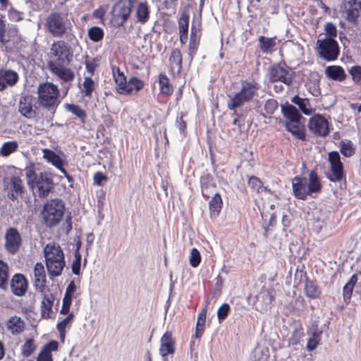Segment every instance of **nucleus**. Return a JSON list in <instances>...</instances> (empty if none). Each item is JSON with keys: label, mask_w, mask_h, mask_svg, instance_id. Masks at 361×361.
Returning <instances> with one entry per match:
<instances>
[{"label": "nucleus", "mask_w": 361, "mask_h": 361, "mask_svg": "<svg viewBox=\"0 0 361 361\" xmlns=\"http://www.w3.org/2000/svg\"><path fill=\"white\" fill-rule=\"evenodd\" d=\"M25 173L30 188L37 189L39 197L48 196L54 185L53 180L49 174L43 172L37 173L33 164L25 169Z\"/></svg>", "instance_id": "7ed1b4c3"}, {"label": "nucleus", "mask_w": 361, "mask_h": 361, "mask_svg": "<svg viewBox=\"0 0 361 361\" xmlns=\"http://www.w3.org/2000/svg\"><path fill=\"white\" fill-rule=\"evenodd\" d=\"M201 192L203 197L209 198L216 187L214 176L209 173H203L200 178Z\"/></svg>", "instance_id": "6ab92c4d"}, {"label": "nucleus", "mask_w": 361, "mask_h": 361, "mask_svg": "<svg viewBox=\"0 0 361 361\" xmlns=\"http://www.w3.org/2000/svg\"><path fill=\"white\" fill-rule=\"evenodd\" d=\"M305 293L307 297L315 299L319 297L321 290L315 281L307 279L305 285Z\"/></svg>", "instance_id": "c9c22d12"}, {"label": "nucleus", "mask_w": 361, "mask_h": 361, "mask_svg": "<svg viewBox=\"0 0 361 361\" xmlns=\"http://www.w3.org/2000/svg\"><path fill=\"white\" fill-rule=\"evenodd\" d=\"M66 66H56L53 65V68H50L52 73L56 75L63 81V88L68 91L71 83L75 78V74L70 68H66Z\"/></svg>", "instance_id": "2eb2a0df"}, {"label": "nucleus", "mask_w": 361, "mask_h": 361, "mask_svg": "<svg viewBox=\"0 0 361 361\" xmlns=\"http://www.w3.org/2000/svg\"><path fill=\"white\" fill-rule=\"evenodd\" d=\"M292 189L293 195L298 200H305L309 192L307 186L306 178L299 176H295L292 179Z\"/></svg>", "instance_id": "f3484780"}, {"label": "nucleus", "mask_w": 361, "mask_h": 361, "mask_svg": "<svg viewBox=\"0 0 361 361\" xmlns=\"http://www.w3.org/2000/svg\"><path fill=\"white\" fill-rule=\"evenodd\" d=\"M281 113L287 119L286 122H296L302 118L296 107L288 103L281 106Z\"/></svg>", "instance_id": "a878e982"}, {"label": "nucleus", "mask_w": 361, "mask_h": 361, "mask_svg": "<svg viewBox=\"0 0 361 361\" xmlns=\"http://www.w3.org/2000/svg\"><path fill=\"white\" fill-rule=\"evenodd\" d=\"M113 75L115 82L116 84L117 90L118 87H122L126 86L127 82L126 78L118 68H117L116 71L114 68H113Z\"/></svg>", "instance_id": "864d4df0"}, {"label": "nucleus", "mask_w": 361, "mask_h": 361, "mask_svg": "<svg viewBox=\"0 0 361 361\" xmlns=\"http://www.w3.org/2000/svg\"><path fill=\"white\" fill-rule=\"evenodd\" d=\"M230 311V306L227 303L221 305L217 310V317L219 322L224 321L228 316Z\"/></svg>", "instance_id": "052dcab7"}, {"label": "nucleus", "mask_w": 361, "mask_h": 361, "mask_svg": "<svg viewBox=\"0 0 361 361\" xmlns=\"http://www.w3.org/2000/svg\"><path fill=\"white\" fill-rule=\"evenodd\" d=\"M325 74L329 78L338 82L343 81L347 77L343 68L339 66H327Z\"/></svg>", "instance_id": "c756f323"}, {"label": "nucleus", "mask_w": 361, "mask_h": 361, "mask_svg": "<svg viewBox=\"0 0 361 361\" xmlns=\"http://www.w3.org/2000/svg\"><path fill=\"white\" fill-rule=\"evenodd\" d=\"M268 78L270 82H281L290 85L294 79V73L283 63H274L269 68Z\"/></svg>", "instance_id": "6e6552de"}, {"label": "nucleus", "mask_w": 361, "mask_h": 361, "mask_svg": "<svg viewBox=\"0 0 361 361\" xmlns=\"http://www.w3.org/2000/svg\"><path fill=\"white\" fill-rule=\"evenodd\" d=\"M45 262L50 279L61 275L66 266L64 254L59 245L47 244L44 248Z\"/></svg>", "instance_id": "f03ea898"}, {"label": "nucleus", "mask_w": 361, "mask_h": 361, "mask_svg": "<svg viewBox=\"0 0 361 361\" xmlns=\"http://www.w3.org/2000/svg\"><path fill=\"white\" fill-rule=\"evenodd\" d=\"M353 288L354 287H353L352 286L348 285L347 283L344 286V287L343 288V298L345 302L350 299Z\"/></svg>", "instance_id": "0e129e2a"}, {"label": "nucleus", "mask_w": 361, "mask_h": 361, "mask_svg": "<svg viewBox=\"0 0 361 361\" xmlns=\"http://www.w3.org/2000/svg\"><path fill=\"white\" fill-rule=\"evenodd\" d=\"M207 317V308H203L198 314L196 323L195 337L200 338L204 332V327Z\"/></svg>", "instance_id": "79ce46f5"}, {"label": "nucleus", "mask_w": 361, "mask_h": 361, "mask_svg": "<svg viewBox=\"0 0 361 361\" xmlns=\"http://www.w3.org/2000/svg\"><path fill=\"white\" fill-rule=\"evenodd\" d=\"M324 30L329 37L333 38L337 35V30L334 24L332 23H327L325 25Z\"/></svg>", "instance_id": "e2e57ef3"}, {"label": "nucleus", "mask_w": 361, "mask_h": 361, "mask_svg": "<svg viewBox=\"0 0 361 361\" xmlns=\"http://www.w3.org/2000/svg\"><path fill=\"white\" fill-rule=\"evenodd\" d=\"M248 185L253 190H256V192L258 193L262 192H271L269 189H268L267 187L263 185V183L261 181V180L256 176H252L249 179Z\"/></svg>", "instance_id": "de8ad7c7"}, {"label": "nucleus", "mask_w": 361, "mask_h": 361, "mask_svg": "<svg viewBox=\"0 0 361 361\" xmlns=\"http://www.w3.org/2000/svg\"><path fill=\"white\" fill-rule=\"evenodd\" d=\"M27 283L25 276L21 274H16L11 281L12 293L17 296H23L25 294Z\"/></svg>", "instance_id": "aec40b11"}, {"label": "nucleus", "mask_w": 361, "mask_h": 361, "mask_svg": "<svg viewBox=\"0 0 361 361\" xmlns=\"http://www.w3.org/2000/svg\"><path fill=\"white\" fill-rule=\"evenodd\" d=\"M65 108L68 111L71 112L73 114L78 117L82 121L85 120L87 114L79 106L72 104H66Z\"/></svg>", "instance_id": "8fccbe9b"}, {"label": "nucleus", "mask_w": 361, "mask_h": 361, "mask_svg": "<svg viewBox=\"0 0 361 361\" xmlns=\"http://www.w3.org/2000/svg\"><path fill=\"white\" fill-rule=\"evenodd\" d=\"M285 126L286 130L291 133L296 138L302 140L305 139V127L300 121L296 122H286Z\"/></svg>", "instance_id": "c85d7f7f"}, {"label": "nucleus", "mask_w": 361, "mask_h": 361, "mask_svg": "<svg viewBox=\"0 0 361 361\" xmlns=\"http://www.w3.org/2000/svg\"><path fill=\"white\" fill-rule=\"evenodd\" d=\"M312 224L317 232L326 225L328 219L329 213L326 210H322L320 208H315L312 211Z\"/></svg>", "instance_id": "b1692460"}, {"label": "nucleus", "mask_w": 361, "mask_h": 361, "mask_svg": "<svg viewBox=\"0 0 361 361\" xmlns=\"http://www.w3.org/2000/svg\"><path fill=\"white\" fill-rule=\"evenodd\" d=\"M73 318V314L70 313L66 318H64L61 322L58 323L57 327H59L61 329L63 330V329H66V327L67 324L69 323V322Z\"/></svg>", "instance_id": "338daca9"}, {"label": "nucleus", "mask_w": 361, "mask_h": 361, "mask_svg": "<svg viewBox=\"0 0 361 361\" xmlns=\"http://www.w3.org/2000/svg\"><path fill=\"white\" fill-rule=\"evenodd\" d=\"M259 47L263 53H267L275 46L276 42L274 38H268L264 36L259 37Z\"/></svg>", "instance_id": "49530a36"}, {"label": "nucleus", "mask_w": 361, "mask_h": 361, "mask_svg": "<svg viewBox=\"0 0 361 361\" xmlns=\"http://www.w3.org/2000/svg\"><path fill=\"white\" fill-rule=\"evenodd\" d=\"M318 53L321 58L331 61L337 59L339 54V47L337 42L331 37L317 39Z\"/></svg>", "instance_id": "9b49d317"}, {"label": "nucleus", "mask_w": 361, "mask_h": 361, "mask_svg": "<svg viewBox=\"0 0 361 361\" xmlns=\"http://www.w3.org/2000/svg\"><path fill=\"white\" fill-rule=\"evenodd\" d=\"M59 343L56 341H51L46 344L39 353L37 361H53L52 351L57 350Z\"/></svg>", "instance_id": "393cba45"}, {"label": "nucleus", "mask_w": 361, "mask_h": 361, "mask_svg": "<svg viewBox=\"0 0 361 361\" xmlns=\"http://www.w3.org/2000/svg\"><path fill=\"white\" fill-rule=\"evenodd\" d=\"M107 178L102 172H97L94 175V182L97 185H102L103 180H106Z\"/></svg>", "instance_id": "69168bd1"}, {"label": "nucleus", "mask_w": 361, "mask_h": 361, "mask_svg": "<svg viewBox=\"0 0 361 361\" xmlns=\"http://www.w3.org/2000/svg\"><path fill=\"white\" fill-rule=\"evenodd\" d=\"M175 341L171 331H166L160 339L159 353L162 357L173 354L175 351Z\"/></svg>", "instance_id": "412c9836"}, {"label": "nucleus", "mask_w": 361, "mask_h": 361, "mask_svg": "<svg viewBox=\"0 0 361 361\" xmlns=\"http://www.w3.org/2000/svg\"><path fill=\"white\" fill-rule=\"evenodd\" d=\"M307 191L309 192L310 195L312 193H318L321 191L322 185L316 171L314 170L310 173L308 183H307Z\"/></svg>", "instance_id": "7c9ffc66"}, {"label": "nucleus", "mask_w": 361, "mask_h": 361, "mask_svg": "<svg viewBox=\"0 0 361 361\" xmlns=\"http://www.w3.org/2000/svg\"><path fill=\"white\" fill-rule=\"evenodd\" d=\"M150 11L147 2H139L135 8V16L137 21L144 25L149 19Z\"/></svg>", "instance_id": "cd10ccee"}, {"label": "nucleus", "mask_w": 361, "mask_h": 361, "mask_svg": "<svg viewBox=\"0 0 361 361\" xmlns=\"http://www.w3.org/2000/svg\"><path fill=\"white\" fill-rule=\"evenodd\" d=\"M291 102L298 106L304 114L310 115L312 114V109L308 99L301 98L298 95H295L292 98Z\"/></svg>", "instance_id": "4c0bfd02"}, {"label": "nucleus", "mask_w": 361, "mask_h": 361, "mask_svg": "<svg viewBox=\"0 0 361 361\" xmlns=\"http://www.w3.org/2000/svg\"><path fill=\"white\" fill-rule=\"evenodd\" d=\"M132 8L130 0H120L113 7L111 22L114 27L123 25L130 17Z\"/></svg>", "instance_id": "1a4fd4ad"}, {"label": "nucleus", "mask_w": 361, "mask_h": 361, "mask_svg": "<svg viewBox=\"0 0 361 361\" xmlns=\"http://www.w3.org/2000/svg\"><path fill=\"white\" fill-rule=\"evenodd\" d=\"M18 80V74L10 69L0 70V91L5 90L8 86H13Z\"/></svg>", "instance_id": "4be33fe9"}, {"label": "nucleus", "mask_w": 361, "mask_h": 361, "mask_svg": "<svg viewBox=\"0 0 361 361\" xmlns=\"http://www.w3.org/2000/svg\"><path fill=\"white\" fill-rule=\"evenodd\" d=\"M343 8L346 13L347 20L356 24L361 11V0H345Z\"/></svg>", "instance_id": "dca6fc26"}, {"label": "nucleus", "mask_w": 361, "mask_h": 361, "mask_svg": "<svg viewBox=\"0 0 361 361\" xmlns=\"http://www.w3.org/2000/svg\"><path fill=\"white\" fill-rule=\"evenodd\" d=\"M169 62L171 71L176 72L178 74L180 73L182 70V54L179 49H174L172 50Z\"/></svg>", "instance_id": "473e14b6"}, {"label": "nucleus", "mask_w": 361, "mask_h": 361, "mask_svg": "<svg viewBox=\"0 0 361 361\" xmlns=\"http://www.w3.org/2000/svg\"><path fill=\"white\" fill-rule=\"evenodd\" d=\"M11 190L16 195H22L23 193V185L22 180L18 176H13L11 178Z\"/></svg>", "instance_id": "5fc2aeb1"}, {"label": "nucleus", "mask_w": 361, "mask_h": 361, "mask_svg": "<svg viewBox=\"0 0 361 361\" xmlns=\"http://www.w3.org/2000/svg\"><path fill=\"white\" fill-rule=\"evenodd\" d=\"M73 54L70 46L63 40L54 42L50 48L49 68L68 66L72 60Z\"/></svg>", "instance_id": "423d86ee"}, {"label": "nucleus", "mask_w": 361, "mask_h": 361, "mask_svg": "<svg viewBox=\"0 0 361 361\" xmlns=\"http://www.w3.org/2000/svg\"><path fill=\"white\" fill-rule=\"evenodd\" d=\"M37 99L30 94L20 95L18 103V111L27 119H33L37 116Z\"/></svg>", "instance_id": "9d476101"}, {"label": "nucleus", "mask_w": 361, "mask_h": 361, "mask_svg": "<svg viewBox=\"0 0 361 361\" xmlns=\"http://www.w3.org/2000/svg\"><path fill=\"white\" fill-rule=\"evenodd\" d=\"M328 159L331 165V172L327 174L328 179L331 182L341 181L343 178V166L338 152H330Z\"/></svg>", "instance_id": "f8f14e48"}, {"label": "nucleus", "mask_w": 361, "mask_h": 361, "mask_svg": "<svg viewBox=\"0 0 361 361\" xmlns=\"http://www.w3.org/2000/svg\"><path fill=\"white\" fill-rule=\"evenodd\" d=\"M36 346L32 339H28L22 346V353L24 356L28 357L35 351Z\"/></svg>", "instance_id": "6e6d98bb"}, {"label": "nucleus", "mask_w": 361, "mask_h": 361, "mask_svg": "<svg viewBox=\"0 0 361 361\" xmlns=\"http://www.w3.org/2000/svg\"><path fill=\"white\" fill-rule=\"evenodd\" d=\"M80 266H81V257L79 255H75V259L73 262L71 269L72 272L75 275L80 274Z\"/></svg>", "instance_id": "680f3d73"}, {"label": "nucleus", "mask_w": 361, "mask_h": 361, "mask_svg": "<svg viewBox=\"0 0 361 361\" xmlns=\"http://www.w3.org/2000/svg\"><path fill=\"white\" fill-rule=\"evenodd\" d=\"M144 87L140 79L133 77L126 82L125 87H118V92L121 94H135Z\"/></svg>", "instance_id": "5701e85b"}, {"label": "nucleus", "mask_w": 361, "mask_h": 361, "mask_svg": "<svg viewBox=\"0 0 361 361\" xmlns=\"http://www.w3.org/2000/svg\"><path fill=\"white\" fill-rule=\"evenodd\" d=\"M348 72L352 76V80L354 82L361 85V66H353L349 70Z\"/></svg>", "instance_id": "4d7b16f0"}, {"label": "nucleus", "mask_w": 361, "mask_h": 361, "mask_svg": "<svg viewBox=\"0 0 361 361\" xmlns=\"http://www.w3.org/2000/svg\"><path fill=\"white\" fill-rule=\"evenodd\" d=\"M89 38L94 42H100L104 37V30L97 26H93L88 30Z\"/></svg>", "instance_id": "09e8293b"}, {"label": "nucleus", "mask_w": 361, "mask_h": 361, "mask_svg": "<svg viewBox=\"0 0 361 361\" xmlns=\"http://www.w3.org/2000/svg\"><path fill=\"white\" fill-rule=\"evenodd\" d=\"M65 206L60 199H52L44 204L42 210V216L44 224L52 227L57 225L64 214Z\"/></svg>", "instance_id": "0eeeda50"}, {"label": "nucleus", "mask_w": 361, "mask_h": 361, "mask_svg": "<svg viewBox=\"0 0 361 361\" xmlns=\"http://www.w3.org/2000/svg\"><path fill=\"white\" fill-rule=\"evenodd\" d=\"M94 90V82L90 77H85L82 83V92L87 97H91Z\"/></svg>", "instance_id": "603ef678"}, {"label": "nucleus", "mask_w": 361, "mask_h": 361, "mask_svg": "<svg viewBox=\"0 0 361 361\" xmlns=\"http://www.w3.org/2000/svg\"><path fill=\"white\" fill-rule=\"evenodd\" d=\"M259 89L260 85L255 80H242L239 91L232 95H228L227 100L228 109L233 111L235 116L240 117L241 114L238 109L257 98Z\"/></svg>", "instance_id": "f257e3e1"}, {"label": "nucleus", "mask_w": 361, "mask_h": 361, "mask_svg": "<svg viewBox=\"0 0 361 361\" xmlns=\"http://www.w3.org/2000/svg\"><path fill=\"white\" fill-rule=\"evenodd\" d=\"M355 148L352 141L344 140L340 142L341 153L345 157H350L355 154Z\"/></svg>", "instance_id": "a18cd8bd"}, {"label": "nucleus", "mask_w": 361, "mask_h": 361, "mask_svg": "<svg viewBox=\"0 0 361 361\" xmlns=\"http://www.w3.org/2000/svg\"><path fill=\"white\" fill-rule=\"evenodd\" d=\"M37 93L39 106L54 113L60 103L58 86L49 82L41 83Z\"/></svg>", "instance_id": "20e7f679"}, {"label": "nucleus", "mask_w": 361, "mask_h": 361, "mask_svg": "<svg viewBox=\"0 0 361 361\" xmlns=\"http://www.w3.org/2000/svg\"><path fill=\"white\" fill-rule=\"evenodd\" d=\"M42 152L43 157L56 168L61 167V165H63V160L54 151L49 149H44Z\"/></svg>", "instance_id": "e433bc0d"}, {"label": "nucleus", "mask_w": 361, "mask_h": 361, "mask_svg": "<svg viewBox=\"0 0 361 361\" xmlns=\"http://www.w3.org/2000/svg\"><path fill=\"white\" fill-rule=\"evenodd\" d=\"M8 285V267L2 260H0V288L3 290L7 288Z\"/></svg>", "instance_id": "37998d69"}, {"label": "nucleus", "mask_w": 361, "mask_h": 361, "mask_svg": "<svg viewBox=\"0 0 361 361\" xmlns=\"http://www.w3.org/2000/svg\"><path fill=\"white\" fill-rule=\"evenodd\" d=\"M159 85L160 92L166 95H171L173 93V87L170 85L169 78L163 73L159 75Z\"/></svg>", "instance_id": "ea45409f"}, {"label": "nucleus", "mask_w": 361, "mask_h": 361, "mask_svg": "<svg viewBox=\"0 0 361 361\" xmlns=\"http://www.w3.org/2000/svg\"><path fill=\"white\" fill-rule=\"evenodd\" d=\"M200 30L197 29L194 25L191 27L190 42L188 45V54L191 59L193 56L196 54L200 38Z\"/></svg>", "instance_id": "bb28decb"}, {"label": "nucleus", "mask_w": 361, "mask_h": 361, "mask_svg": "<svg viewBox=\"0 0 361 361\" xmlns=\"http://www.w3.org/2000/svg\"><path fill=\"white\" fill-rule=\"evenodd\" d=\"M18 148V143L16 141L5 142L0 149V155L6 157L16 152Z\"/></svg>", "instance_id": "c03bdc74"}, {"label": "nucleus", "mask_w": 361, "mask_h": 361, "mask_svg": "<svg viewBox=\"0 0 361 361\" xmlns=\"http://www.w3.org/2000/svg\"><path fill=\"white\" fill-rule=\"evenodd\" d=\"M309 129L317 135L325 137L329 133V123L325 117L316 114L309 121Z\"/></svg>", "instance_id": "ddd939ff"}, {"label": "nucleus", "mask_w": 361, "mask_h": 361, "mask_svg": "<svg viewBox=\"0 0 361 361\" xmlns=\"http://www.w3.org/2000/svg\"><path fill=\"white\" fill-rule=\"evenodd\" d=\"M304 336L303 328L300 323L293 324V329L288 340L289 344L295 345L299 343L301 338Z\"/></svg>", "instance_id": "58836bf2"}, {"label": "nucleus", "mask_w": 361, "mask_h": 361, "mask_svg": "<svg viewBox=\"0 0 361 361\" xmlns=\"http://www.w3.org/2000/svg\"><path fill=\"white\" fill-rule=\"evenodd\" d=\"M190 16L187 12H183L178 20V30L179 33L188 32Z\"/></svg>", "instance_id": "3c124183"}, {"label": "nucleus", "mask_w": 361, "mask_h": 361, "mask_svg": "<svg viewBox=\"0 0 361 361\" xmlns=\"http://www.w3.org/2000/svg\"><path fill=\"white\" fill-rule=\"evenodd\" d=\"M44 28L52 37L60 38L71 31L72 23L66 15L55 11L47 16Z\"/></svg>", "instance_id": "39448f33"}, {"label": "nucleus", "mask_w": 361, "mask_h": 361, "mask_svg": "<svg viewBox=\"0 0 361 361\" xmlns=\"http://www.w3.org/2000/svg\"><path fill=\"white\" fill-rule=\"evenodd\" d=\"M6 326L11 334H18L24 330L25 323L20 317L14 316L7 322Z\"/></svg>", "instance_id": "f704fd0d"}, {"label": "nucleus", "mask_w": 361, "mask_h": 361, "mask_svg": "<svg viewBox=\"0 0 361 361\" xmlns=\"http://www.w3.org/2000/svg\"><path fill=\"white\" fill-rule=\"evenodd\" d=\"M47 276L44 265L41 262L35 264L33 269V284L40 293L46 289Z\"/></svg>", "instance_id": "a211bd4d"}, {"label": "nucleus", "mask_w": 361, "mask_h": 361, "mask_svg": "<svg viewBox=\"0 0 361 361\" xmlns=\"http://www.w3.org/2000/svg\"><path fill=\"white\" fill-rule=\"evenodd\" d=\"M278 102L274 99H267L265 102L264 109L268 114H273L274 111L278 109Z\"/></svg>", "instance_id": "bf43d9fd"}, {"label": "nucleus", "mask_w": 361, "mask_h": 361, "mask_svg": "<svg viewBox=\"0 0 361 361\" xmlns=\"http://www.w3.org/2000/svg\"><path fill=\"white\" fill-rule=\"evenodd\" d=\"M43 295V300L41 302V314L42 317H49L51 312L54 297L51 293H41Z\"/></svg>", "instance_id": "2f4dec72"}, {"label": "nucleus", "mask_w": 361, "mask_h": 361, "mask_svg": "<svg viewBox=\"0 0 361 361\" xmlns=\"http://www.w3.org/2000/svg\"><path fill=\"white\" fill-rule=\"evenodd\" d=\"M223 205V201L219 193H215L209 202V212L212 218L219 216Z\"/></svg>", "instance_id": "72a5a7b5"}, {"label": "nucleus", "mask_w": 361, "mask_h": 361, "mask_svg": "<svg viewBox=\"0 0 361 361\" xmlns=\"http://www.w3.org/2000/svg\"><path fill=\"white\" fill-rule=\"evenodd\" d=\"M21 236L15 228H8L5 233V248L11 254H16L21 245Z\"/></svg>", "instance_id": "4468645a"}, {"label": "nucleus", "mask_w": 361, "mask_h": 361, "mask_svg": "<svg viewBox=\"0 0 361 361\" xmlns=\"http://www.w3.org/2000/svg\"><path fill=\"white\" fill-rule=\"evenodd\" d=\"M176 126L178 128L180 133H183L187 127L185 121L183 119V116L178 117L176 119Z\"/></svg>", "instance_id": "774afa93"}, {"label": "nucleus", "mask_w": 361, "mask_h": 361, "mask_svg": "<svg viewBox=\"0 0 361 361\" xmlns=\"http://www.w3.org/2000/svg\"><path fill=\"white\" fill-rule=\"evenodd\" d=\"M189 261L192 267H197L199 266L201 262V255L197 248L194 247L191 250Z\"/></svg>", "instance_id": "13d9d810"}, {"label": "nucleus", "mask_w": 361, "mask_h": 361, "mask_svg": "<svg viewBox=\"0 0 361 361\" xmlns=\"http://www.w3.org/2000/svg\"><path fill=\"white\" fill-rule=\"evenodd\" d=\"M322 334V331L319 330L317 327L315 329H313L312 333V336L307 341V349L309 351L314 350L319 343Z\"/></svg>", "instance_id": "a19ab883"}]
</instances>
